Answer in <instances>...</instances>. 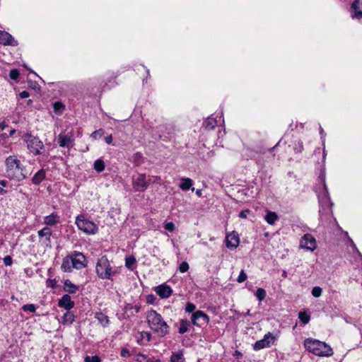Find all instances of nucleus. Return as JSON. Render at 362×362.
I'll use <instances>...</instances> for the list:
<instances>
[{
	"label": "nucleus",
	"instance_id": "f257e3e1",
	"mask_svg": "<svg viewBox=\"0 0 362 362\" xmlns=\"http://www.w3.org/2000/svg\"><path fill=\"white\" fill-rule=\"evenodd\" d=\"M6 172L8 177L16 181L25 179L28 172L25 166L16 156H10L5 160Z\"/></svg>",
	"mask_w": 362,
	"mask_h": 362
},
{
	"label": "nucleus",
	"instance_id": "f03ea898",
	"mask_svg": "<svg viewBox=\"0 0 362 362\" xmlns=\"http://www.w3.org/2000/svg\"><path fill=\"white\" fill-rule=\"evenodd\" d=\"M146 321L150 329L158 337H163L169 333V326L156 310H151L147 313Z\"/></svg>",
	"mask_w": 362,
	"mask_h": 362
},
{
	"label": "nucleus",
	"instance_id": "7ed1b4c3",
	"mask_svg": "<svg viewBox=\"0 0 362 362\" xmlns=\"http://www.w3.org/2000/svg\"><path fill=\"white\" fill-rule=\"evenodd\" d=\"M304 345L306 349L316 356H331L333 355L332 349L325 342L313 339H307L305 340Z\"/></svg>",
	"mask_w": 362,
	"mask_h": 362
},
{
	"label": "nucleus",
	"instance_id": "20e7f679",
	"mask_svg": "<svg viewBox=\"0 0 362 362\" xmlns=\"http://www.w3.org/2000/svg\"><path fill=\"white\" fill-rule=\"evenodd\" d=\"M95 272L98 276L102 279H112L116 274V271L112 269L107 258L104 256L98 260Z\"/></svg>",
	"mask_w": 362,
	"mask_h": 362
},
{
	"label": "nucleus",
	"instance_id": "39448f33",
	"mask_svg": "<svg viewBox=\"0 0 362 362\" xmlns=\"http://www.w3.org/2000/svg\"><path fill=\"white\" fill-rule=\"evenodd\" d=\"M78 228L87 235H93L98 231V226L93 221L88 220L83 215H78L75 221Z\"/></svg>",
	"mask_w": 362,
	"mask_h": 362
},
{
	"label": "nucleus",
	"instance_id": "423d86ee",
	"mask_svg": "<svg viewBox=\"0 0 362 362\" xmlns=\"http://www.w3.org/2000/svg\"><path fill=\"white\" fill-rule=\"evenodd\" d=\"M23 139L26 143L27 147L30 153L34 155H39L42 153L44 144L37 137L27 134L23 136Z\"/></svg>",
	"mask_w": 362,
	"mask_h": 362
},
{
	"label": "nucleus",
	"instance_id": "0eeeda50",
	"mask_svg": "<svg viewBox=\"0 0 362 362\" xmlns=\"http://www.w3.org/2000/svg\"><path fill=\"white\" fill-rule=\"evenodd\" d=\"M299 247L307 251L313 252L317 248V242L313 235L306 233L300 240Z\"/></svg>",
	"mask_w": 362,
	"mask_h": 362
},
{
	"label": "nucleus",
	"instance_id": "6e6552de",
	"mask_svg": "<svg viewBox=\"0 0 362 362\" xmlns=\"http://www.w3.org/2000/svg\"><path fill=\"white\" fill-rule=\"evenodd\" d=\"M39 242L46 247L51 248L52 230L49 227H45L37 232Z\"/></svg>",
	"mask_w": 362,
	"mask_h": 362
},
{
	"label": "nucleus",
	"instance_id": "1a4fd4ad",
	"mask_svg": "<svg viewBox=\"0 0 362 362\" xmlns=\"http://www.w3.org/2000/svg\"><path fill=\"white\" fill-rule=\"evenodd\" d=\"M69 255L72 261L71 267H74L76 269H81L85 267L86 257L82 253L73 252Z\"/></svg>",
	"mask_w": 362,
	"mask_h": 362
},
{
	"label": "nucleus",
	"instance_id": "9d476101",
	"mask_svg": "<svg viewBox=\"0 0 362 362\" xmlns=\"http://www.w3.org/2000/svg\"><path fill=\"white\" fill-rule=\"evenodd\" d=\"M149 185V182L146 180L145 174H139L138 177L133 181V186L136 191L144 192L146 189Z\"/></svg>",
	"mask_w": 362,
	"mask_h": 362
},
{
	"label": "nucleus",
	"instance_id": "9b49d317",
	"mask_svg": "<svg viewBox=\"0 0 362 362\" xmlns=\"http://www.w3.org/2000/svg\"><path fill=\"white\" fill-rule=\"evenodd\" d=\"M209 321V318L207 315H206L202 311H197L192 316V322L194 325L197 326H203L206 325Z\"/></svg>",
	"mask_w": 362,
	"mask_h": 362
},
{
	"label": "nucleus",
	"instance_id": "f8f14e48",
	"mask_svg": "<svg viewBox=\"0 0 362 362\" xmlns=\"http://www.w3.org/2000/svg\"><path fill=\"white\" fill-rule=\"evenodd\" d=\"M274 337L272 333L269 332L264 335V338L261 340L256 341L254 344V349L255 350H259L265 347L270 346L274 342Z\"/></svg>",
	"mask_w": 362,
	"mask_h": 362
},
{
	"label": "nucleus",
	"instance_id": "ddd939ff",
	"mask_svg": "<svg viewBox=\"0 0 362 362\" xmlns=\"http://www.w3.org/2000/svg\"><path fill=\"white\" fill-rule=\"evenodd\" d=\"M240 243V238L238 233L233 231L228 234L226 238V247L230 250L235 249Z\"/></svg>",
	"mask_w": 362,
	"mask_h": 362
},
{
	"label": "nucleus",
	"instance_id": "4468645a",
	"mask_svg": "<svg viewBox=\"0 0 362 362\" xmlns=\"http://www.w3.org/2000/svg\"><path fill=\"white\" fill-rule=\"evenodd\" d=\"M0 44L3 45L17 46V41L8 32L0 30Z\"/></svg>",
	"mask_w": 362,
	"mask_h": 362
},
{
	"label": "nucleus",
	"instance_id": "2eb2a0df",
	"mask_svg": "<svg viewBox=\"0 0 362 362\" xmlns=\"http://www.w3.org/2000/svg\"><path fill=\"white\" fill-rule=\"evenodd\" d=\"M353 18H362V0H355L351 5Z\"/></svg>",
	"mask_w": 362,
	"mask_h": 362
},
{
	"label": "nucleus",
	"instance_id": "dca6fc26",
	"mask_svg": "<svg viewBox=\"0 0 362 362\" xmlns=\"http://www.w3.org/2000/svg\"><path fill=\"white\" fill-rule=\"evenodd\" d=\"M155 291L163 298H167L172 294V289L169 286L160 285L157 286Z\"/></svg>",
	"mask_w": 362,
	"mask_h": 362
},
{
	"label": "nucleus",
	"instance_id": "f3484780",
	"mask_svg": "<svg viewBox=\"0 0 362 362\" xmlns=\"http://www.w3.org/2000/svg\"><path fill=\"white\" fill-rule=\"evenodd\" d=\"M151 337H152L151 334L148 332H145V331L138 332L136 336L137 342L141 345H144L146 343L150 341L151 339Z\"/></svg>",
	"mask_w": 362,
	"mask_h": 362
},
{
	"label": "nucleus",
	"instance_id": "a211bd4d",
	"mask_svg": "<svg viewBox=\"0 0 362 362\" xmlns=\"http://www.w3.org/2000/svg\"><path fill=\"white\" fill-rule=\"evenodd\" d=\"M58 305L60 307H63L67 310H69L74 307V303L71 300V297L69 295H64L59 300Z\"/></svg>",
	"mask_w": 362,
	"mask_h": 362
},
{
	"label": "nucleus",
	"instance_id": "6ab92c4d",
	"mask_svg": "<svg viewBox=\"0 0 362 362\" xmlns=\"http://www.w3.org/2000/svg\"><path fill=\"white\" fill-rule=\"evenodd\" d=\"M72 261L70 258V255H67L63 259L61 269L64 272H71L72 271V269H74V267H71Z\"/></svg>",
	"mask_w": 362,
	"mask_h": 362
},
{
	"label": "nucleus",
	"instance_id": "aec40b11",
	"mask_svg": "<svg viewBox=\"0 0 362 362\" xmlns=\"http://www.w3.org/2000/svg\"><path fill=\"white\" fill-rule=\"evenodd\" d=\"M59 222V216L57 214H52L44 218V223L47 226H54Z\"/></svg>",
	"mask_w": 362,
	"mask_h": 362
},
{
	"label": "nucleus",
	"instance_id": "412c9836",
	"mask_svg": "<svg viewBox=\"0 0 362 362\" xmlns=\"http://www.w3.org/2000/svg\"><path fill=\"white\" fill-rule=\"evenodd\" d=\"M72 141V139L69 136H66L63 134H59L58 136V142L61 147L69 146V144Z\"/></svg>",
	"mask_w": 362,
	"mask_h": 362
},
{
	"label": "nucleus",
	"instance_id": "4be33fe9",
	"mask_svg": "<svg viewBox=\"0 0 362 362\" xmlns=\"http://www.w3.org/2000/svg\"><path fill=\"white\" fill-rule=\"evenodd\" d=\"M45 177V172L44 170H40L38 172H37L33 177V182L35 185L40 184Z\"/></svg>",
	"mask_w": 362,
	"mask_h": 362
},
{
	"label": "nucleus",
	"instance_id": "5701e85b",
	"mask_svg": "<svg viewBox=\"0 0 362 362\" xmlns=\"http://www.w3.org/2000/svg\"><path fill=\"white\" fill-rule=\"evenodd\" d=\"M64 290L69 293H74L78 290V286L72 284L71 281L66 280L64 281Z\"/></svg>",
	"mask_w": 362,
	"mask_h": 362
},
{
	"label": "nucleus",
	"instance_id": "b1692460",
	"mask_svg": "<svg viewBox=\"0 0 362 362\" xmlns=\"http://www.w3.org/2000/svg\"><path fill=\"white\" fill-rule=\"evenodd\" d=\"M277 220L278 216L275 212L267 211V214L265 216V221H267V223L273 225Z\"/></svg>",
	"mask_w": 362,
	"mask_h": 362
},
{
	"label": "nucleus",
	"instance_id": "393cba45",
	"mask_svg": "<svg viewBox=\"0 0 362 362\" xmlns=\"http://www.w3.org/2000/svg\"><path fill=\"white\" fill-rule=\"evenodd\" d=\"M192 184H193V182L190 178H182V182L180 185V187L182 190L186 191L192 187Z\"/></svg>",
	"mask_w": 362,
	"mask_h": 362
},
{
	"label": "nucleus",
	"instance_id": "a878e982",
	"mask_svg": "<svg viewBox=\"0 0 362 362\" xmlns=\"http://www.w3.org/2000/svg\"><path fill=\"white\" fill-rule=\"evenodd\" d=\"M185 358L181 351L173 353L170 356V362H184Z\"/></svg>",
	"mask_w": 362,
	"mask_h": 362
},
{
	"label": "nucleus",
	"instance_id": "bb28decb",
	"mask_svg": "<svg viewBox=\"0 0 362 362\" xmlns=\"http://www.w3.org/2000/svg\"><path fill=\"white\" fill-rule=\"evenodd\" d=\"M217 124V122L214 118H208L203 124L206 129H213Z\"/></svg>",
	"mask_w": 362,
	"mask_h": 362
},
{
	"label": "nucleus",
	"instance_id": "cd10ccee",
	"mask_svg": "<svg viewBox=\"0 0 362 362\" xmlns=\"http://www.w3.org/2000/svg\"><path fill=\"white\" fill-rule=\"evenodd\" d=\"M136 263V259L134 256H129L125 258V266L130 270L134 269V265Z\"/></svg>",
	"mask_w": 362,
	"mask_h": 362
},
{
	"label": "nucleus",
	"instance_id": "c85d7f7f",
	"mask_svg": "<svg viewBox=\"0 0 362 362\" xmlns=\"http://www.w3.org/2000/svg\"><path fill=\"white\" fill-rule=\"evenodd\" d=\"M74 317L72 313H71L69 311H66V313L63 316L62 322L64 324H71L74 322Z\"/></svg>",
	"mask_w": 362,
	"mask_h": 362
},
{
	"label": "nucleus",
	"instance_id": "c756f323",
	"mask_svg": "<svg viewBox=\"0 0 362 362\" xmlns=\"http://www.w3.org/2000/svg\"><path fill=\"white\" fill-rule=\"evenodd\" d=\"M94 168L96 171L100 173L105 170V163L101 159H98L94 163Z\"/></svg>",
	"mask_w": 362,
	"mask_h": 362
},
{
	"label": "nucleus",
	"instance_id": "7c9ffc66",
	"mask_svg": "<svg viewBox=\"0 0 362 362\" xmlns=\"http://www.w3.org/2000/svg\"><path fill=\"white\" fill-rule=\"evenodd\" d=\"M298 317L303 324L308 323L310 320V315L305 312H300L298 314Z\"/></svg>",
	"mask_w": 362,
	"mask_h": 362
},
{
	"label": "nucleus",
	"instance_id": "2f4dec72",
	"mask_svg": "<svg viewBox=\"0 0 362 362\" xmlns=\"http://www.w3.org/2000/svg\"><path fill=\"white\" fill-rule=\"evenodd\" d=\"M188 331V322L187 320H181L179 332L184 334Z\"/></svg>",
	"mask_w": 362,
	"mask_h": 362
},
{
	"label": "nucleus",
	"instance_id": "473e14b6",
	"mask_svg": "<svg viewBox=\"0 0 362 362\" xmlns=\"http://www.w3.org/2000/svg\"><path fill=\"white\" fill-rule=\"evenodd\" d=\"M56 113L60 114L64 110V105L61 102H56L53 105Z\"/></svg>",
	"mask_w": 362,
	"mask_h": 362
},
{
	"label": "nucleus",
	"instance_id": "72a5a7b5",
	"mask_svg": "<svg viewBox=\"0 0 362 362\" xmlns=\"http://www.w3.org/2000/svg\"><path fill=\"white\" fill-rule=\"evenodd\" d=\"M255 296L259 301H262L266 297V291L264 289L259 288L257 290Z\"/></svg>",
	"mask_w": 362,
	"mask_h": 362
},
{
	"label": "nucleus",
	"instance_id": "f704fd0d",
	"mask_svg": "<svg viewBox=\"0 0 362 362\" xmlns=\"http://www.w3.org/2000/svg\"><path fill=\"white\" fill-rule=\"evenodd\" d=\"M322 289L320 286H315L312 289V295L315 298H318L322 295Z\"/></svg>",
	"mask_w": 362,
	"mask_h": 362
},
{
	"label": "nucleus",
	"instance_id": "c9c22d12",
	"mask_svg": "<svg viewBox=\"0 0 362 362\" xmlns=\"http://www.w3.org/2000/svg\"><path fill=\"white\" fill-rule=\"evenodd\" d=\"M164 228L169 232H173L175 229V225L173 222H165Z\"/></svg>",
	"mask_w": 362,
	"mask_h": 362
},
{
	"label": "nucleus",
	"instance_id": "e433bc0d",
	"mask_svg": "<svg viewBox=\"0 0 362 362\" xmlns=\"http://www.w3.org/2000/svg\"><path fill=\"white\" fill-rule=\"evenodd\" d=\"M85 362H100V358L98 356H87L84 359Z\"/></svg>",
	"mask_w": 362,
	"mask_h": 362
},
{
	"label": "nucleus",
	"instance_id": "4c0bfd02",
	"mask_svg": "<svg viewBox=\"0 0 362 362\" xmlns=\"http://www.w3.org/2000/svg\"><path fill=\"white\" fill-rule=\"evenodd\" d=\"M22 309L24 311H30V313H35V310H36L35 306L33 304H26V305H24L22 307Z\"/></svg>",
	"mask_w": 362,
	"mask_h": 362
},
{
	"label": "nucleus",
	"instance_id": "58836bf2",
	"mask_svg": "<svg viewBox=\"0 0 362 362\" xmlns=\"http://www.w3.org/2000/svg\"><path fill=\"white\" fill-rule=\"evenodd\" d=\"M149 359L146 355L139 354L136 356V362H149Z\"/></svg>",
	"mask_w": 362,
	"mask_h": 362
},
{
	"label": "nucleus",
	"instance_id": "ea45409f",
	"mask_svg": "<svg viewBox=\"0 0 362 362\" xmlns=\"http://www.w3.org/2000/svg\"><path fill=\"white\" fill-rule=\"evenodd\" d=\"M189 269V264L187 262H182L179 266V270L182 273L187 272Z\"/></svg>",
	"mask_w": 362,
	"mask_h": 362
},
{
	"label": "nucleus",
	"instance_id": "a19ab883",
	"mask_svg": "<svg viewBox=\"0 0 362 362\" xmlns=\"http://www.w3.org/2000/svg\"><path fill=\"white\" fill-rule=\"evenodd\" d=\"M247 278V274H245L244 270H242L237 279V281L238 283H243L244 282Z\"/></svg>",
	"mask_w": 362,
	"mask_h": 362
},
{
	"label": "nucleus",
	"instance_id": "79ce46f5",
	"mask_svg": "<svg viewBox=\"0 0 362 362\" xmlns=\"http://www.w3.org/2000/svg\"><path fill=\"white\" fill-rule=\"evenodd\" d=\"M98 319L103 325H105L109 322V320L107 319V316L103 314H100L98 316Z\"/></svg>",
	"mask_w": 362,
	"mask_h": 362
},
{
	"label": "nucleus",
	"instance_id": "37998d69",
	"mask_svg": "<svg viewBox=\"0 0 362 362\" xmlns=\"http://www.w3.org/2000/svg\"><path fill=\"white\" fill-rule=\"evenodd\" d=\"M10 78L16 80L19 76V71L17 69H12L9 73Z\"/></svg>",
	"mask_w": 362,
	"mask_h": 362
},
{
	"label": "nucleus",
	"instance_id": "c03bdc74",
	"mask_svg": "<svg viewBox=\"0 0 362 362\" xmlns=\"http://www.w3.org/2000/svg\"><path fill=\"white\" fill-rule=\"evenodd\" d=\"M196 308L195 305H194L192 303H187L186 305L185 310L187 313H192L193 312Z\"/></svg>",
	"mask_w": 362,
	"mask_h": 362
},
{
	"label": "nucleus",
	"instance_id": "a18cd8bd",
	"mask_svg": "<svg viewBox=\"0 0 362 362\" xmlns=\"http://www.w3.org/2000/svg\"><path fill=\"white\" fill-rule=\"evenodd\" d=\"M103 135V132L101 130H96L91 134V137L94 139H96L98 137H100Z\"/></svg>",
	"mask_w": 362,
	"mask_h": 362
},
{
	"label": "nucleus",
	"instance_id": "49530a36",
	"mask_svg": "<svg viewBox=\"0 0 362 362\" xmlns=\"http://www.w3.org/2000/svg\"><path fill=\"white\" fill-rule=\"evenodd\" d=\"M121 356L124 358L129 357L130 356L129 351L127 349L123 348L121 350Z\"/></svg>",
	"mask_w": 362,
	"mask_h": 362
},
{
	"label": "nucleus",
	"instance_id": "de8ad7c7",
	"mask_svg": "<svg viewBox=\"0 0 362 362\" xmlns=\"http://www.w3.org/2000/svg\"><path fill=\"white\" fill-rule=\"evenodd\" d=\"M4 264L6 265V266H10L11 264H12V259L10 256H6L4 258Z\"/></svg>",
	"mask_w": 362,
	"mask_h": 362
},
{
	"label": "nucleus",
	"instance_id": "09e8293b",
	"mask_svg": "<svg viewBox=\"0 0 362 362\" xmlns=\"http://www.w3.org/2000/svg\"><path fill=\"white\" fill-rule=\"evenodd\" d=\"M19 95L21 98H27L30 96V94L28 91L23 90L21 93H20Z\"/></svg>",
	"mask_w": 362,
	"mask_h": 362
},
{
	"label": "nucleus",
	"instance_id": "8fccbe9b",
	"mask_svg": "<svg viewBox=\"0 0 362 362\" xmlns=\"http://www.w3.org/2000/svg\"><path fill=\"white\" fill-rule=\"evenodd\" d=\"M250 212V211L248 209L247 210H244V211H242L240 213V217L242 218H245L247 216V214Z\"/></svg>",
	"mask_w": 362,
	"mask_h": 362
},
{
	"label": "nucleus",
	"instance_id": "3c124183",
	"mask_svg": "<svg viewBox=\"0 0 362 362\" xmlns=\"http://www.w3.org/2000/svg\"><path fill=\"white\" fill-rule=\"evenodd\" d=\"M303 149V143L301 141H298V149H297V152H301Z\"/></svg>",
	"mask_w": 362,
	"mask_h": 362
},
{
	"label": "nucleus",
	"instance_id": "603ef678",
	"mask_svg": "<svg viewBox=\"0 0 362 362\" xmlns=\"http://www.w3.org/2000/svg\"><path fill=\"white\" fill-rule=\"evenodd\" d=\"M132 309H133V305H132V304H127V305H125V306L124 308V310L125 311L132 310Z\"/></svg>",
	"mask_w": 362,
	"mask_h": 362
},
{
	"label": "nucleus",
	"instance_id": "864d4df0",
	"mask_svg": "<svg viewBox=\"0 0 362 362\" xmlns=\"http://www.w3.org/2000/svg\"><path fill=\"white\" fill-rule=\"evenodd\" d=\"M112 141V137L111 135L107 136L105 137V141L107 144H110Z\"/></svg>",
	"mask_w": 362,
	"mask_h": 362
},
{
	"label": "nucleus",
	"instance_id": "5fc2aeb1",
	"mask_svg": "<svg viewBox=\"0 0 362 362\" xmlns=\"http://www.w3.org/2000/svg\"><path fill=\"white\" fill-rule=\"evenodd\" d=\"M133 309L135 310L136 313H138L140 310V305H133Z\"/></svg>",
	"mask_w": 362,
	"mask_h": 362
},
{
	"label": "nucleus",
	"instance_id": "6e6d98bb",
	"mask_svg": "<svg viewBox=\"0 0 362 362\" xmlns=\"http://www.w3.org/2000/svg\"><path fill=\"white\" fill-rule=\"evenodd\" d=\"M149 362H161L158 358H150Z\"/></svg>",
	"mask_w": 362,
	"mask_h": 362
},
{
	"label": "nucleus",
	"instance_id": "4d7b16f0",
	"mask_svg": "<svg viewBox=\"0 0 362 362\" xmlns=\"http://www.w3.org/2000/svg\"><path fill=\"white\" fill-rule=\"evenodd\" d=\"M6 184H7V182L5 181V180H1L0 181V185L4 186V187H6Z\"/></svg>",
	"mask_w": 362,
	"mask_h": 362
},
{
	"label": "nucleus",
	"instance_id": "13d9d810",
	"mask_svg": "<svg viewBox=\"0 0 362 362\" xmlns=\"http://www.w3.org/2000/svg\"><path fill=\"white\" fill-rule=\"evenodd\" d=\"M6 124L4 122H1L0 124V127L1 129H4L6 128Z\"/></svg>",
	"mask_w": 362,
	"mask_h": 362
},
{
	"label": "nucleus",
	"instance_id": "bf43d9fd",
	"mask_svg": "<svg viewBox=\"0 0 362 362\" xmlns=\"http://www.w3.org/2000/svg\"><path fill=\"white\" fill-rule=\"evenodd\" d=\"M196 194H197V196H199V197H202V190H201V189H197V190L196 191Z\"/></svg>",
	"mask_w": 362,
	"mask_h": 362
},
{
	"label": "nucleus",
	"instance_id": "052dcab7",
	"mask_svg": "<svg viewBox=\"0 0 362 362\" xmlns=\"http://www.w3.org/2000/svg\"><path fill=\"white\" fill-rule=\"evenodd\" d=\"M6 193V191L0 187V194H4Z\"/></svg>",
	"mask_w": 362,
	"mask_h": 362
},
{
	"label": "nucleus",
	"instance_id": "680f3d73",
	"mask_svg": "<svg viewBox=\"0 0 362 362\" xmlns=\"http://www.w3.org/2000/svg\"><path fill=\"white\" fill-rule=\"evenodd\" d=\"M15 132H16V130H15V129H12V130H11L10 134H10V136H12L13 134H14V133H15Z\"/></svg>",
	"mask_w": 362,
	"mask_h": 362
},
{
	"label": "nucleus",
	"instance_id": "e2e57ef3",
	"mask_svg": "<svg viewBox=\"0 0 362 362\" xmlns=\"http://www.w3.org/2000/svg\"><path fill=\"white\" fill-rule=\"evenodd\" d=\"M153 296H149L148 297V302H151V300H152V298H153Z\"/></svg>",
	"mask_w": 362,
	"mask_h": 362
},
{
	"label": "nucleus",
	"instance_id": "0e129e2a",
	"mask_svg": "<svg viewBox=\"0 0 362 362\" xmlns=\"http://www.w3.org/2000/svg\"><path fill=\"white\" fill-rule=\"evenodd\" d=\"M153 296H149L148 297V302H151V300H152V298H153Z\"/></svg>",
	"mask_w": 362,
	"mask_h": 362
},
{
	"label": "nucleus",
	"instance_id": "69168bd1",
	"mask_svg": "<svg viewBox=\"0 0 362 362\" xmlns=\"http://www.w3.org/2000/svg\"><path fill=\"white\" fill-rule=\"evenodd\" d=\"M282 276H283L284 277H285V278L287 276V274H286V271H284Z\"/></svg>",
	"mask_w": 362,
	"mask_h": 362
},
{
	"label": "nucleus",
	"instance_id": "338daca9",
	"mask_svg": "<svg viewBox=\"0 0 362 362\" xmlns=\"http://www.w3.org/2000/svg\"><path fill=\"white\" fill-rule=\"evenodd\" d=\"M32 103H33L32 100H28V102H27L28 105L32 104Z\"/></svg>",
	"mask_w": 362,
	"mask_h": 362
},
{
	"label": "nucleus",
	"instance_id": "774afa93",
	"mask_svg": "<svg viewBox=\"0 0 362 362\" xmlns=\"http://www.w3.org/2000/svg\"><path fill=\"white\" fill-rule=\"evenodd\" d=\"M49 282H50V285H51L52 286H54V284H53L52 281H50Z\"/></svg>",
	"mask_w": 362,
	"mask_h": 362
}]
</instances>
